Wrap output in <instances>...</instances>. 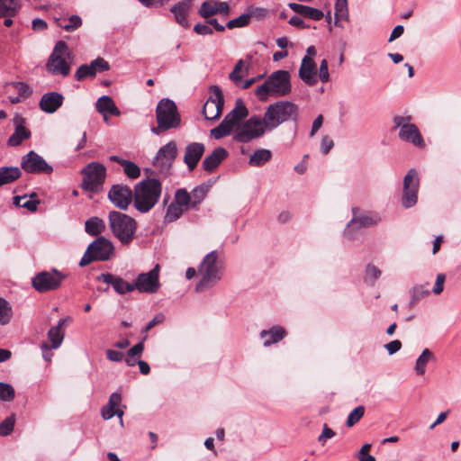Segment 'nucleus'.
<instances>
[{
  "mask_svg": "<svg viewBox=\"0 0 461 461\" xmlns=\"http://www.w3.org/2000/svg\"><path fill=\"white\" fill-rule=\"evenodd\" d=\"M223 260L218 250L208 253L200 263L197 274L200 281L195 286L197 292H203L215 285L222 276Z\"/></svg>",
  "mask_w": 461,
  "mask_h": 461,
  "instance_id": "f257e3e1",
  "label": "nucleus"
},
{
  "mask_svg": "<svg viewBox=\"0 0 461 461\" xmlns=\"http://www.w3.org/2000/svg\"><path fill=\"white\" fill-rule=\"evenodd\" d=\"M162 194V184L158 179L147 178L135 185L133 188V206L147 213L155 207Z\"/></svg>",
  "mask_w": 461,
  "mask_h": 461,
  "instance_id": "f03ea898",
  "label": "nucleus"
},
{
  "mask_svg": "<svg viewBox=\"0 0 461 461\" xmlns=\"http://www.w3.org/2000/svg\"><path fill=\"white\" fill-rule=\"evenodd\" d=\"M292 92L290 73L286 70L273 72L265 82L255 90V95L261 102H266L270 96L283 97Z\"/></svg>",
  "mask_w": 461,
  "mask_h": 461,
  "instance_id": "7ed1b4c3",
  "label": "nucleus"
},
{
  "mask_svg": "<svg viewBox=\"0 0 461 461\" xmlns=\"http://www.w3.org/2000/svg\"><path fill=\"white\" fill-rule=\"evenodd\" d=\"M298 111V106L294 103L282 100L269 104L261 118L271 131L285 122L296 121Z\"/></svg>",
  "mask_w": 461,
  "mask_h": 461,
  "instance_id": "20e7f679",
  "label": "nucleus"
},
{
  "mask_svg": "<svg viewBox=\"0 0 461 461\" xmlns=\"http://www.w3.org/2000/svg\"><path fill=\"white\" fill-rule=\"evenodd\" d=\"M112 233L122 245H129L135 238L138 223L128 214L111 211L108 215Z\"/></svg>",
  "mask_w": 461,
  "mask_h": 461,
  "instance_id": "39448f33",
  "label": "nucleus"
},
{
  "mask_svg": "<svg viewBox=\"0 0 461 461\" xmlns=\"http://www.w3.org/2000/svg\"><path fill=\"white\" fill-rule=\"evenodd\" d=\"M156 118L158 126L151 128L154 134L179 127L181 117L174 101L164 98L160 100L156 108Z\"/></svg>",
  "mask_w": 461,
  "mask_h": 461,
  "instance_id": "423d86ee",
  "label": "nucleus"
},
{
  "mask_svg": "<svg viewBox=\"0 0 461 461\" xmlns=\"http://www.w3.org/2000/svg\"><path fill=\"white\" fill-rule=\"evenodd\" d=\"M81 174L83 190L95 194L102 190L106 176V168L103 164L91 162L81 170Z\"/></svg>",
  "mask_w": 461,
  "mask_h": 461,
  "instance_id": "0eeeda50",
  "label": "nucleus"
},
{
  "mask_svg": "<svg viewBox=\"0 0 461 461\" xmlns=\"http://www.w3.org/2000/svg\"><path fill=\"white\" fill-rule=\"evenodd\" d=\"M249 114L248 109L241 99H237L235 107L224 117L222 122L211 131V134L216 139H221L229 135L233 128Z\"/></svg>",
  "mask_w": 461,
  "mask_h": 461,
  "instance_id": "6e6552de",
  "label": "nucleus"
},
{
  "mask_svg": "<svg viewBox=\"0 0 461 461\" xmlns=\"http://www.w3.org/2000/svg\"><path fill=\"white\" fill-rule=\"evenodd\" d=\"M114 252L113 244L106 238L100 237L94 240L82 257L79 265L85 267L94 261H106Z\"/></svg>",
  "mask_w": 461,
  "mask_h": 461,
  "instance_id": "1a4fd4ad",
  "label": "nucleus"
},
{
  "mask_svg": "<svg viewBox=\"0 0 461 461\" xmlns=\"http://www.w3.org/2000/svg\"><path fill=\"white\" fill-rule=\"evenodd\" d=\"M69 58L68 45L62 41H58L47 62L48 71L53 75L67 77L70 72V66L67 61Z\"/></svg>",
  "mask_w": 461,
  "mask_h": 461,
  "instance_id": "9d476101",
  "label": "nucleus"
},
{
  "mask_svg": "<svg viewBox=\"0 0 461 461\" xmlns=\"http://www.w3.org/2000/svg\"><path fill=\"white\" fill-rule=\"evenodd\" d=\"M266 131H269L263 119L258 115H254L238 128L234 140L239 142L247 143L263 136Z\"/></svg>",
  "mask_w": 461,
  "mask_h": 461,
  "instance_id": "9b49d317",
  "label": "nucleus"
},
{
  "mask_svg": "<svg viewBox=\"0 0 461 461\" xmlns=\"http://www.w3.org/2000/svg\"><path fill=\"white\" fill-rule=\"evenodd\" d=\"M65 278L66 275L57 269L42 271L32 278V285L36 291L46 293L59 288Z\"/></svg>",
  "mask_w": 461,
  "mask_h": 461,
  "instance_id": "f8f14e48",
  "label": "nucleus"
},
{
  "mask_svg": "<svg viewBox=\"0 0 461 461\" xmlns=\"http://www.w3.org/2000/svg\"><path fill=\"white\" fill-rule=\"evenodd\" d=\"M420 179L417 171L411 168L403 178V194L402 203L405 208H411L417 203Z\"/></svg>",
  "mask_w": 461,
  "mask_h": 461,
  "instance_id": "ddd939ff",
  "label": "nucleus"
},
{
  "mask_svg": "<svg viewBox=\"0 0 461 461\" xmlns=\"http://www.w3.org/2000/svg\"><path fill=\"white\" fill-rule=\"evenodd\" d=\"M211 93L203 107V114L208 121L220 118L224 105L223 94L218 86H211Z\"/></svg>",
  "mask_w": 461,
  "mask_h": 461,
  "instance_id": "4468645a",
  "label": "nucleus"
},
{
  "mask_svg": "<svg viewBox=\"0 0 461 461\" xmlns=\"http://www.w3.org/2000/svg\"><path fill=\"white\" fill-rule=\"evenodd\" d=\"M21 167L29 174L50 175L53 172V167L33 150L22 158Z\"/></svg>",
  "mask_w": 461,
  "mask_h": 461,
  "instance_id": "2eb2a0df",
  "label": "nucleus"
},
{
  "mask_svg": "<svg viewBox=\"0 0 461 461\" xmlns=\"http://www.w3.org/2000/svg\"><path fill=\"white\" fill-rule=\"evenodd\" d=\"M177 152L176 142L170 140L158 150L153 159L154 167L158 168L160 172L167 173L171 168L177 156Z\"/></svg>",
  "mask_w": 461,
  "mask_h": 461,
  "instance_id": "dca6fc26",
  "label": "nucleus"
},
{
  "mask_svg": "<svg viewBox=\"0 0 461 461\" xmlns=\"http://www.w3.org/2000/svg\"><path fill=\"white\" fill-rule=\"evenodd\" d=\"M158 276L159 266L157 264L149 272L138 275L134 287L140 293L154 294L160 286Z\"/></svg>",
  "mask_w": 461,
  "mask_h": 461,
  "instance_id": "f3484780",
  "label": "nucleus"
},
{
  "mask_svg": "<svg viewBox=\"0 0 461 461\" xmlns=\"http://www.w3.org/2000/svg\"><path fill=\"white\" fill-rule=\"evenodd\" d=\"M109 200L119 209L126 210L133 202V191L124 185H113L109 193Z\"/></svg>",
  "mask_w": 461,
  "mask_h": 461,
  "instance_id": "a211bd4d",
  "label": "nucleus"
},
{
  "mask_svg": "<svg viewBox=\"0 0 461 461\" xmlns=\"http://www.w3.org/2000/svg\"><path fill=\"white\" fill-rule=\"evenodd\" d=\"M110 69L109 63L103 58L94 59L90 64L79 66L75 73V78L82 81L87 77H95L97 73L104 72Z\"/></svg>",
  "mask_w": 461,
  "mask_h": 461,
  "instance_id": "6ab92c4d",
  "label": "nucleus"
},
{
  "mask_svg": "<svg viewBox=\"0 0 461 461\" xmlns=\"http://www.w3.org/2000/svg\"><path fill=\"white\" fill-rule=\"evenodd\" d=\"M14 131L9 137L7 144L12 147H17L22 144L24 140L31 137V131L26 128V120L21 115L16 113L13 119Z\"/></svg>",
  "mask_w": 461,
  "mask_h": 461,
  "instance_id": "aec40b11",
  "label": "nucleus"
},
{
  "mask_svg": "<svg viewBox=\"0 0 461 461\" xmlns=\"http://www.w3.org/2000/svg\"><path fill=\"white\" fill-rule=\"evenodd\" d=\"M70 317L62 318L59 321L56 326L51 327L48 331V339L51 342L49 346L47 343H43L41 346L42 350L50 348H59L63 342L65 337L64 326L67 321H70Z\"/></svg>",
  "mask_w": 461,
  "mask_h": 461,
  "instance_id": "412c9836",
  "label": "nucleus"
},
{
  "mask_svg": "<svg viewBox=\"0 0 461 461\" xmlns=\"http://www.w3.org/2000/svg\"><path fill=\"white\" fill-rule=\"evenodd\" d=\"M96 280L111 285L119 294H125L135 290L134 283H128L122 277L110 273H104L96 277Z\"/></svg>",
  "mask_w": 461,
  "mask_h": 461,
  "instance_id": "4be33fe9",
  "label": "nucleus"
},
{
  "mask_svg": "<svg viewBox=\"0 0 461 461\" xmlns=\"http://www.w3.org/2000/svg\"><path fill=\"white\" fill-rule=\"evenodd\" d=\"M205 150V147L200 142H192L185 147L184 162L186 164L188 170L193 171Z\"/></svg>",
  "mask_w": 461,
  "mask_h": 461,
  "instance_id": "5701e85b",
  "label": "nucleus"
},
{
  "mask_svg": "<svg viewBox=\"0 0 461 461\" xmlns=\"http://www.w3.org/2000/svg\"><path fill=\"white\" fill-rule=\"evenodd\" d=\"M353 219L348 224V228H353L355 224H358L360 227L368 228L378 224L382 218L378 212H366L357 215V209L353 208Z\"/></svg>",
  "mask_w": 461,
  "mask_h": 461,
  "instance_id": "b1692460",
  "label": "nucleus"
},
{
  "mask_svg": "<svg viewBox=\"0 0 461 461\" xmlns=\"http://www.w3.org/2000/svg\"><path fill=\"white\" fill-rule=\"evenodd\" d=\"M64 96L58 92H49L44 94L39 103L41 111L46 113H55L62 104Z\"/></svg>",
  "mask_w": 461,
  "mask_h": 461,
  "instance_id": "393cba45",
  "label": "nucleus"
},
{
  "mask_svg": "<svg viewBox=\"0 0 461 461\" xmlns=\"http://www.w3.org/2000/svg\"><path fill=\"white\" fill-rule=\"evenodd\" d=\"M299 77L309 86H313L317 83L316 64L311 57L304 56L303 58L301 67L299 68Z\"/></svg>",
  "mask_w": 461,
  "mask_h": 461,
  "instance_id": "a878e982",
  "label": "nucleus"
},
{
  "mask_svg": "<svg viewBox=\"0 0 461 461\" xmlns=\"http://www.w3.org/2000/svg\"><path fill=\"white\" fill-rule=\"evenodd\" d=\"M398 135L402 140L412 143L414 146H424L423 138L415 124L403 125L402 129H400Z\"/></svg>",
  "mask_w": 461,
  "mask_h": 461,
  "instance_id": "bb28decb",
  "label": "nucleus"
},
{
  "mask_svg": "<svg viewBox=\"0 0 461 461\" xmlns=\"http://www.w3.org/2000/svg\"><path fill=\"white\" fill-rule=\"evenodd\" d=\"M228 157V151L221 147L216 148L203 161V168L207 172H212Z\"/></svg>",
  "mask_w": 461,
  "mask_h": 461,
  "instance_id": "cd10ccee",
  "label": "nucleus"
},
{
  "mask_svg": "<svg viewBox=\"0 0 461 461\" xmlns=\"http://www.w3.org/2000/svg\"><path fill=\"white\" fill-rule=\"evenodd\" d=\"M192 6L191 0H184L171 7L176 21L184 27H189L187 16Z\"/></svg>",
  "mask_w": 461,
  "mask_h": 461,
  "instance_id": "c85d7f7f",
  "label": "nucleus"
},
{
  "mask_svg": "<svg viewBox=\"0 0 461 461\" xmlns=\"http://www.w3.org/2000/svg\"><path fill=\"white\" fill-rule=\"evenodd\" d=\"M288 6L294 13L313 21H320L324 17L323 12L317 8H313L297 3H290Z\"/></svg>",
  "mask_w": 461,
  "mask_h": 461,
  "instance_id": "c756f323",
  "label": "nucleus"
},
{
  "mask_svg": "<svg viewBox=\"0 0 461 461\" xmlns=\"http://www.w3.org/2000/svg\"><path fill=\"white\" fill-rule=\"evenodd\" d=\"M286 335L285 330L281 326H273L269 330H263L260 332V338L264 339V346L269 347L272 344L282 340Z\"/></svg>",
  "mask_w": 461,
  "mask_h": 461,
  "instance_id": "7c9ffc66",
  "label": "nucleus"
},
{
  "mask_svg": "<svg viewBox=\"0 0 461 461\" xmlns=\"http://www.w3.org/2000/svg\"><path fill=\"white\" fill-rule=\"evenodd\" d=\"M95 108L100 114L109 113V115L114 116H119L121 114V112L116 106L114 101L108 95L99 97L95 103Z\"/></svg>",
  "mask_w": 461,
  "mask_h": 461,
  "instance_id": "2f4dec72",
  "label": "nucleus"
},
{
  "mask_svg": "<svg viewBox=\"0 0 461 461\" xmlns=\"http://www.w3.org/2000/svg\"><path fill=\"white\" fill-rule=\"evenodd\" d=\"M110 159L119 163L123 167V172L129 178L137 179L140 176V168L134 162L121 158L118 156H112Z\"/></svg>",
  "mask_w": 461,
  "mask_h": 461,
  "instance_id": "473e14b6",
  "label": "nucleus"
},
{
  "mask_svg": "<svg viewBox=\"0 0 461 461\" xmlns=\"http://www.w3.org/2000/svg\"><path fill=\"white\" fill-rule=\"evenodd\" d=\"M20 8V0H0V17H14Z\"/></svg>",
  "mask_w": 461,
  "mask_h": 461,
  "instance_id": "72a5a7b5",
  "label": "nucleus"
},
{
  "mask_svg": "<svg viewBox=\"0 0 461 461\" xmlns=\"http://www.w3.org/2000/svg\"><path fill=\"white\" fill-rule=\"evenodd\" d=\"M341 21H349L348 0H336L335 3L334 24L339 27H343Z\"/></svg>",
  "mask_w": 461,
  "mask_h": 461,
  "instance_id": "f704fd0d",
  "label": "nucleus"
},
{
  "mask_svg": "<svg viewBox=\"0 0 461 461\" xmlns=\"http://www.w3.org/2000/svg\"><path fill=\"white\" fill-rule=\"evenodd\" d=\"M21 169L17 167H0V186L13 183L21 176Z\"/></svg>",
  "mask_w": 461,
  "mask_h": 461,
  "instance_id": "c9c22d12",
  "label": "nucleus"
},
{
  "mask_svg": "<svg viewBox=\"0 0 461 461\" xmlns=\"http://www.w3.org/2000/svg\"><path fill=\"white\" fill-rule=\"evenodd\" d=\"M86 231L91 236H97L104 231L105 223L98 217H91L85 223Z\"/></svg>",
  "mask_w": 461,
  "mask_h": 461,
  "instance_id": "e433bc0d",
  "label": "nucleus"
},
{
  "mask_svg": "<svg viewBox=\"0 0 461 461\" xmlns=\"http://www.w3.org/2000/svg\"><path fill=\"white\" fill-rule=\"evenodd\" d=\"M272 153L269 149H260L256 150L249 158V163L253 167H260L271 159Z\"/></svg>",
  "mask_w": 461,
  "mask_h": 461,
  "instance_id": "4c0bfd02",
  "label": "nucleus"
},
{
  "mask_svg": "<svg viewBox=\"0 0 461 461\" xmlns=\"http://www.w3.org/2000/svg\"><path fill=\"white\" fill-rule=\"evenodd\" d=\"M185 212L181 206L175 202H171L167 209L164 216V222L170 223L177 221Z\"/></svg>",
  "mask_w": 461,
  "mask_h": 461,
  "instance_id": "58836bf2",
  "label": "nucleus"
},
{
  "mask_svg": "<svg viewBox=\"0 0 461 461\" xmlns=\"http://www.w3.org/2000/svg\"><path fill=\"white\" fill-rule=\"evenodd\" d=\"M173 202L185 211L192 209L191 194L185 188H179L176 191Z\"/></svg>",
  "mask_w": 461,
  "mask_h": 461,
  "instance_id": "ea45409f",
  "label": "nucleus"
},
{
  "mask_svg": "<svg viewBox=\"0 0 461 461\" xmlns=\"http://www.w3.org/2000/svg\"><path fill=\"white\" fill-rule=\"evenodd\" d=\"M433 358V354L429 348H425L416 360L415 372L419 375H423L426 371L427 364Z\"/></svg>",
  "mask_w": 461,
  "mask_h": 461,
  "instance_id": "a19ab883",
  "label": "nucleus"
},
{
  "mask_svg": "<svg viewBox=\"0 0 461 461\" xmlns=\"http://www.w3.org/2000/svg\"><path fill=\"white\" fill-rule=\"evenodd\" d=\"M13 318V308L8 301L0 297V325H7Z\"/></svg>",
  "mask_w": 461,
  "mask_h": 461,
  "instance_id": "79ce46f5",
  "label": "nucleus"
},
{
  "mask_svg": "<svg viewBox=\"0 0 461 461\" xmlns=\"http://www.w3.org/2000/svg\"><path fill=\"white\" fill-rule=\"evenodd\" d=\"M249 73V65L244 67V61L242 59H240L232 72L230 74L229 77L231 81H233L236 85H239L241 80H242V77L245 76V75H248Z\"/></svg>",
  "mask_w": 461,
  "mask_h": 461,
  "instance_id": "37998d69",
  "label": "nucleus"
},
{
  "mask_svg": "<svg viewBox=\"0 0 461 461\" xmlns=\"http://www.w3.org/2000/svg\"><path fill=\"white\" fill-rule=\"evenodd\" d=\"M36 196L35 194L31 198ZM14 203L19 207L26 208L30 212H35L39 204V201L33 199H28L26 196H15L14 198Z\"/></svg>",
  "mask_w": 461,
  "mask_h": 461,
  "instance_id": "c03bdc74",
  "label": "nucleus"
},
{
  "mask_svg": "<svg viewBox=\"0 0 461 461\" xmlns=\"http://www.w3.org/2000/svg\"><path fill=\"white\" fill-rule=\"evenodd\" d=\"M101 415L104 420H110L114 415H116L120 420V424L123 425L122 416H123V411L115 407L110 405L109 403L105 404L101 409Z\"/></svg>",
  "mask_w": 461,
  "mask_h": 461,
  "instance_id": "a18cd8bd",
  "label": "nucleus"
},
{
  "mask_svg": "<svg viewBox=\"0 0 461 461\" xmlns=\"http://www.w3.org/2000/svg\"><path fill=\"white\" fill-rule=\"evenodd\" d=\"M6 87L14 88L17 91L18 95L23 99L29 98L32 94V90L30 86L24 82H10L6 84Z\"/></svg>",
  "mask_w": 461,
  "mask_h": 461,
  "instance_id": "49530a36",
  "label": "nucleus"
},
{
  "mask_svg": "<svg viewBox=\"0 0 461 461\" xmlns=\"http://www.w3.org/2000/svg\"><path fill=\"white\" fill-rule=\"evenodd\" d=\"M252 13L243 14L237 18L230 20L226 27L230 30L234 28H243L249 24L251 19Z\"/></svg>",
  "mask_w": 461,
  "mask_h": 461,
  "instance_id": "de8ad7c7",
  "label": "nucleus"
},
{
  "mask_svg": "<svg viewBox=\"0 0 461 461\" xmlns=\"http://www.w3.org/2000/svg\"><path fill=\"white\" fill-rule=\"evenodd\" d=\"M15 392L14 387L6 383L0 382V400L4 402H10L14 400Z\"/></svg>",
  "mask_w": 461,
  "mask_h": 461,
  "instance_id": "09e8293b",
  "label": "nucleus"
},
{
  "mask_svg": "<svg viewBox=\"0 0 461 461\" xmlns=\"http://www.w3.org/2000/svg\"><path fill=\"white\" fill-rule=\"evenodd\" d=\"M365 414V407L357 406L356 407L348 416L347 419V426L353 427L356 423H357L361 418Z\"/></svg>",
  "mask_w": 461,
  "mask_h": 461,
  "instance_id": "8fccbe9b",
  "label": "nucleus"
},
{
  "mask_svg": "<svg viewBox=\"0 0 461 461\" xmlns=\"http://www.w3.org/2000/svg\"><path fill=\"white\" fill-rule=\"evenodd\" d=\"M82 24L81 18L77 15H72L68 18V21H64L59 23V26L66 30L67 32H72Z\"/></svg>",
  "mask_w": 461,
  "mask_h": 461,
  "instance_id": "3c124183",
  "label": "nucleus"
},
{
  "mask_svg": "<svg viewBox=\"0 0 461 461\" xmlns=\"http://www.w3.org/2000/svg\"><path fill=\"white\" fill-rule=\"evenodd\" d=\"M381 270L374 265L368 264L366 269V282L373 285L380 277Z\"/></svg>",
  "mask_w": 461,
  "mask_h": 461,
  "instance_id": "603ef678",
  "label": "nucleus"
},
{
  "mask_svg": "<svg viewBox=\"0 0 461 461\" xmlns=\"http://www.w3.org/2000/svg\"><path fill=\"white\" fill-rule=\"evenodd\" d=\"M192 208H195L204 199L206 195L205 188L197 186L191 193Z\"/></svg>",
  "mask_w": 461,
  "mask_h": 461,
  "instance_id": "864d4df0",
  "label": "nucleus"
},
{
  "mask_svg": "<svg viewBox=\"0 0 461 461\" xmlns=\"http://www.w3.org/2000/svg\"><path fill=\"white\" fill-rule=\"evenodd\" d=\"M14 417L9 416L0 423V436H7L13 430L14 427Z\"/></svg>",
  "mask_w": 461,
  "mask_h": 461,
  "instance_id": "5fc2aeb1",
  "label": "nucleus"
},
{
  "mask_svg": "<svg viewBox=\"0 0 461 461\" xmlns=\"http://www.w3.org/2000/svg\"><path fill=\"white\" fill-rule=\"evenodd\" d=\"M199 14L206 19L216 14L215 3L203 2L199 9Z\"/></svg>",
  "mask_w": 461,
  "mask_h": 461,
  "instance_id": "6e6d98bb",
  "label": "nucleus"
},
{
  "mask_svg": "<svg viewBox=\"0 0 461 461\" xmlns=\"http://www.w3.org/2000/svg\"><path fill=\"white\" fill-rule=\"evenodd\" d=\"M147 339V335L142 339L141 341L134 345L127 351L128 357H140L144 350V341Z\"/></svg>",
  "mask_w": 461,
  "mask_h": 461,
  "instance_id": "4d7b16f0",
  "label": "nucleus"
},
{
  "mask_svg": "<svg viewBox=\"0 0 461 461\" xmlns=\"http://www.w3.org/2000/svg\"><path fill=\"white\" fill-rule=\"evenodd\" d=\"M319 78L322 83H327L330 80V73L327 59H322L319 68Z\"/></svg>",
  "mask_w": 461,
  "mask_h": 461,
  "instance_id": "13d9d810",
  "label": "nucleus"
},
{
  "mask_svg": "<svg viewBox=\"0 0 461 461\" xmlns=\"http://www.w3.org/2000/svg\"><path fill=\"white\" fill-rule=\"evenodd\" d=\"M370 448H371V444H365L360 448L358 455H357L359 461H375V456L368 454Z\"/></svg>",
  "mask_w": 461,
  "mask_h": 461,
  "instance_id": "bf43d9fd",
  "label": "nucleus"
},
{
  "mask_svg": "<svg viewBox=\"0 0 461 461\" xmlns=\"http://www.w3.org/2000/svg\"><path fill=\"white\" fill-rule=\"evenodd\" d=\"M334 436L335 432L329 428L327 424H324L322 432L319 436L318 440L321 445H324L328 439L332 438Z\"/></svg>",
  "mask_w": 461,
  "mask_h": 461,
  "instance_id": "052dcab7",
  "label": "nucleus"
},
{
  "mask_svg": "<svg viewBox=\"0 0 461 461\" xmlns=\"http://www.w3.org/2000/svg\"><path fill=\"white\" fill-rule=\"evenodd\" d=\"M446 280L445 274H438L433 287V293L435 294H440L444 290V284Z\"/></svg>",
  "mask_w": 461,
  "mask_h": 461,
  "instance_id": "680f3d73",
  "label": "nucleus"
},
{
  "mask_svg": "<svg viewBox=\"0 0 461 461\" xmlns=\"http://www.w3.org/2000/svg\"><path fill=\"white\" fill-rule=\"evenodd\" d=\"M194 31L200 35H208L212 33V29L206 23H197L194 27Z\"/></svg>",
  "mask_w": 461,
  "mask_h": 461,
  "instance_id": "e2e57ef3",
  "label": "nucleus"
},
{
  "mask_svg": "<svg viewBox=\"0 0 461 461\" xmlns=\"http://www.w3.org/2000/svg\"><path fill=\"white\" fill-rule=\"evenodd\" d=\"M334 142L331 139H330L328 136H324L321 140V152L326 155L328 154L330 149L333 148Z\"/></svg>",
  "mask_w": 461,
  "mask_h": 461,
  "instance_id": "0e129e2a",
  "label": "nucleus"
},
{
  "mask_svg": "<svg viewBox=\"0 0 461 461\" xmlns=\"http://www.w3.org/2000/svg\"><path fill=\"white\" fill-rule=\"evenodd\" d=\"M106 357L113 362H120L123 358V353L113 349L106 350Z\"/></svg>",
  "mask_w": 461,
  "mask_h": 461,
  "instance_id": "69168bd1",
  "label": "nucleus"
},
{
  "mask_svg": "<svg viewBox=\"0 0 461 461\" xmlns=\"http://www.w3.org/2000/svg\"><path fill=\"white\" fill-rule=\"evenodd\" d=\"M165 316L162 313L157 314L145 327L144 331L148 332L149 330H151L153 327H155L158 324H160L164 321Z\"/></svg>",
  "mask_w": 461,
  "mask_h": 461,
  "instance_id": "338daca9",
  "label": "nucleus"
},
{
  "mask_svg": "<svg viewBox=\"0 0 461 461\" xmlns=\"http://www.w3.org/2000/svg\"><path fill=\"white\" fill-rule=\"evenodd\" d=\"M384 347H385L386 350L388 351V353L390 355H393L401 349L402 343L400 340L395 339V340H393V341L385 344Z\"/></svg>",
  "mask_w": 461,
  "mask_h": 461,
  "instance_id": "774afa93",
  "label": "nucleus"
}]
</instances>
